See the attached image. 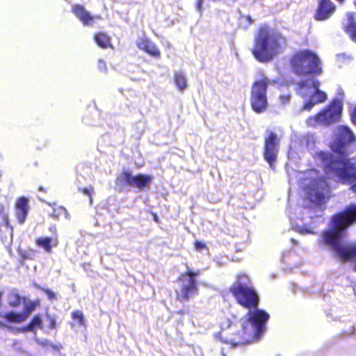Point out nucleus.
<instances>
[{"label": "nucleus", "mask_w": 356, "mask_h": 356, "mask_svg": "<svg viewBox=\"0 0 356 356\" xmlns=\"http://www.w3.org/2000/svg\"><path fill=\"white\" fill-rule=\"evenodd\" d=\"M138 48L156 58L161 57V51L156 44L147 38H140L136 42Z\"/></svg>", "instance_id": "obj_15"}, {"label": "nucleus", "mask_w": 356, "mask_h": 356, "mask_svg": "<svg viewBox=\"0 0 356 356\" xmlns=\"http://www.w3.org/2000/svg\"><path fill=\"white\" fill-rule=\"evenodd\" d=\"M351 121L356 125V106H355L350 113Z\"/></svg>", "instance_id": "obj_36"}, {"label": "nucleus", "mask_w": 356, "mask_h": 356, "mask_svg": "<svg viewBox=\"0 0 356 356\" xmlns=\"http://www.w3.org/2000/svg\"><path fill=\"white\" fill-rule=\"evenodd\" d=\"M62 215L67 216V212L65 207H58L53 209L51 216H53L56 219H58L60 216Z\"/></svg>", "instance_id": "obj_27"}, {"label": "nucleus", "mask_w": 356, "mask_h": 356, "mask_svg": "<svg viewBox=\"0 0 356 356\" xmlns=\"http://www.w3.org/2000/svg\"><path fill=\"white\" fill-rule=\"evenodd\" d=\"M356 143V136L353 131L346 125H340L337 128L335 138L330 145L331 150L338 154L341 159H348L346 147Z\"/></svg>", "instance_id": "obj_8"}, {"label": "nucleus", "mask_w": 356, "mask_h": 356, "mask_svg": "<svg viewBox=\"0 0 356 356\" xmlns=\"http://www.w3.org/2000/svg\"><path fill=\"white\" fill-rule=\"evenodd\" d=\"M35 328H42V321L39 314L33 316L25 327V330L31 332L34 331Z\"/></svg>", "instance_id": "obj_24"}, {"label": "nucleus", "mask_w": 356, "mask_h": 356, "mask_svg": "<svg viewBox=\"0 0 356 356\" xmlns=\"http://www.w3.org/2000/svg\"><path fill=\"white\" fill-rule=\"evenodd\" d=\"M79 191L81 193H82L84 195H88L89 197H90V202H92V191H93V188L92 186L89 187V188H79Z\"/></svg>", "instance_id": "obj_30"}, {"label": "nucleus", "mask_w": 356, "mask_h": 356, "mask_svg": "<svg viewBox=\"0 0 356 356\" xmlns=\"http://www.w3.org/2000/svg\"><path fill=\"white\" fill-rule=\"evenodd\" d=\"M152 217H153V220L156 222V223H159L160 222V220H159V218L157 216V214L156 213H152Z\"/></svg>", "instance_id": "obj_40"}, {"label": "nucleus", "mask_w": 356, "mask_h": 356, "mask_svg": "<svg viewBox=\"0 0 356 356\" xmlns=\"http://www.w3.org/2000/svg\"><path fill=\"white\" fill-rule=\"evenodd\" d=\"M6 230L10 234L13 232V227L10 225L8 218V215L5 212L3 206H0V232L2 230Z\"/></svg>", "instance_id": "obj_20"}, {"label": "nucleus", "mask_w": 356, "mask_h": 356, "mask_svg": "<svg viewBox=\"0 0 356 356\" xmlns=\"http://www.w3.org/2000/svg\"><path fill=\"white\" fill-rule=\"evenodd\" d=\"M204 0H197L196 1V9L200 12L202 13V3Z\"/></svg>", "instance_id": "obj_37"}, {"label": "nucleus", "mask_w": 356, "mask_h": 356, "mask_svg": "<svg viewBox=\"0 0 356 356\" xmlns=\"http://www.w3.org/2000/svg\"><path fill=\"white\" fill-rule=\"evenodd\" d=\"M95 43L102 49L112 47L111 38L105 32H97L93 35Z\"/></svg>", "instance_id": "obj_17"}, {"label": "nucleus", "mask_w": 356, "mask_h": 356, "mask_svg": "<svg viewBox=\"0 0 356 356\" xmlns=\"http://www.w3.org/2000/svg\"><path fill=\"white\" fill-rule=\"evenodd\" d=\"M315 101L311 98L309 101L305 102L302 106V110L311 111L312 108L316 105Z\"/></svg>", "instance_id": "obj_29"}, {"label": "nucleus", "mask_w": 356, "mask_h": 356, "mask_svg": "<svg viewBox=\"0 0 356 356\" xmlns=\"http://www.w3.org/2000/svg\"><path fill=\"white\" fill-rule=\"evenodd\" d=\"M177 314H184V310L181 309V310L178 311Z\"/></svg>", "instance_id": "obj_43"}, {"label": "nucleus", "mask_w": 356, "mask_h": 356, "mask_svg": "<svg viewBox=\"0 0 356 356\" xmlns=\"http://www.w3.org/2000/svg\"><path fill=\"white\" fill-rule=\"evenodd\" d=\"M246 19H247L250 23H252V18H251V17H250V16L248 15V16L246 17Z\"/></svg>", "instance_id": "obj_41"}, {"label": "nucleus", "mask_w": 356, "mask_h": 356, "mask_svg": "<svg viewBox=\"0 0 356 356\" xmlns=\"http://www.w3.org/2000/svg\"><path fill=\"white\" fill-rule=\"evenodd\" d=\"M0 317L5 318L9 323H20L26 321L22 312H9L5 314L0 312Z\"/></svg>", "instance_id": "obj_19"}, {"label": "nucleus", "mask_w": 356, "mask_h": 356, "mask_svg": "<svg viewBox=\"0 0 356 356\" xmlns=\"http://www.w3.org/2000/svg\"><path fill=\"white\" fill-rule=\"evenodd\" d=\"M46 317L47 321H49L48 328L51 330L54 329L56 326V319L48 314H47Z\"/></svg>", "instance_id": "obj_31"}, {"label": "nucleus", "mask_w": 356, "mask_h": 356, "mask_svg": "<svg viewBox=\"0 0 356 356\" xmlns=\"http://www.w3.org/2000/svg\"><path fill=\"white\" fill-rule=\"evenodd\" d=\"M336 9L332 0H317L314 18L317 21L327 20L334 15Z\"/></svg>", "instance_id": "obj_11"}, {"label": "nucleus", "mask_w": 356, "mask_h": 356, "mask_svg": "<svg viewBox=\"0 0 356 356\" xmlns=\"http://www.w3.org/2000/svg\"><path fill=\"white\" fill-rule=\"evenodd\" d=\"M200 275L199 271L188 270L181 273L177 279L181 285L175 290V299L179 302H186L198 293V285L196 277Z\"/></svg>", "instance_id": "obj_6"}, {"label": "nucleus", "mask_w": 356, "mask_h": 356, "mask_svg": "<svg viewBox=\"0 0 356 356\" xmlns=\"http://www.w3.org/2000/svg\"><path fill=\"white\" fill-rule=\"evenodd\" d=\"M98 68L102 71L106 70V63L103 59H99Z\"/></svg>", "instance_id": "obj_35"}, {"label": "nucleus", "mask_w": 356, "mask_h": 356, "mask_svg": "<svg viewBox=\"0 0 356 356\" xmlns=\"http://www.w3.org/2000/svg\"><path fill=\"white\" fill-rule=\"evenodd\" d=\"M229 292L237 304L248 311L241 318V331L234 333L233 337L225 342L238 346L258 340L266 332L270 315L265 310L259 309L260 298L249 277L243 273L237 275Z\"/></svg>", "instance_id": "obj_1"}, {"label": "nucleus", "mask_w": 356, "mask_h": 356, "mask_svg": "<svg viewBox=\"0 0 356 356\" xmlns=\"http://www.w3.org/2000/svg\"><path fill=\"white\" fill-rule=\"evenodd\" d=\"M72 13L82 22L84 26L92 25L95 19L100 20L102 19V16L91 15L87 11L85 7L81 4H74L72 7Z\"/></svg>", "instance_id": "obj_13"}, {"label": "nucleus", "mask_w": 356, "mask_h": 356, "mask_svg": "<svg viewBox=\"0 0 356 356\" xmlns=\"http://www.w3.org/2000/svg\"><path fill=\"white\" fill-rule=\"evenodd\" d=\"M348 23L344 26V31L349 35L350 39L356 42V21L353 13L347 15Z\"/></svg>", "instance_id": "obj_18"}, {"label": "nucleus", "mask_w": 356, "mask_h": 356, "mask_svg": "<svg viewBox=\"0 0 356 356\" xmlns=\"http://www.w3.org/2000/svg\"><path fill=\"white\" fill-rule=\"evenodd\" d=\"M320 86H321V83L318 79H314L312 81V86L315 89V91L320 90H319Z\"/></svg>", "instance_id": "obj_38"}, {"label": "nucleus", "mask_w": 356, "mask_h": 356, "mask_svg": "<svg viewBox=\"0 0 356 356\" xmlns=\"http://www.w3.org/2000/svg\"><path fill=\"white\" fill-rule=\"evenodd\" d=\"M35 245L43 249L47 253L51 254L52 248H56L58 245V239L57 236L47 237L42 236L35 239Z\"/></svg>", "instance_id": "obj_16"}, {"label": "nucleus", "mask_w": 356, "mask_h": 356, "mask_svg": "<svg viewBox=\"0 0 356 356\" xmlns=\"http://www.w3.org/2000/svg\"><path fill=\"white\" fill-rule=\"evenodd\" d=\"M279 146L280 139L277 134L272 131H268L264 139L263 156L272 168H274L277 159Z\"/></svg>", "instance_id": "obj_10"}, {"label": "nucleus", "mask_w": 356, "mask_h": 356, "mask_svg": "<svg viewBox=\"0 0 356 356\" xmlns=\"http://www.w3.org/2000/svg\"><path fill=\"white\" fill-rule=\"evenodd\" d=\"M49 186H38V191H41L42 193H47L49 191Z\"/></svg>", "instance_id": "obj_39"}, {"label": "nucleus", "mask_w": 356, "mask_h": 356, "mask_svg": "<svg viewBox=\"0 0 356 356\" xmlns=\"http://www.w3.org/2000/svg\"><path fill=\"white\" fill-rule=\"evenodd\" d=\"M316 104L323 103L327 99V95L322 90H316L311 97Z\"/></svg>", "instance_id": "obj_26"}, {"label": "nucleus", "mask_w": 356, "mask_h": 356, "mask_svg": "<svg viewBox=\"0 0 356 356\" xmlns=\"http://www.w3.org/2000/svg\"><path fill=\"white\" fill-rule=\"evenodd\" d=\"M222 356H227V355H225V354H222Z\"/></svg>", "instance_id": "obj_45"}, {"label": "nucleus", "mask_w": 356, "mask_h": 356, "mask_svg": "<svg viewBox=\"0 0 356 356\" xmlns=\"http://www.w3.org/2000/svg\"><path fill=\"white\" fill-rule=\"evenodd\" d=\"M174 83L179 91H184L187 87V82L185 75L181 72H176L174 74Z\"/></svg>", "instance_id": "obj_22"}, {"label": "nucleus", "mask_w": 356, "mask_h": 356, "mask_svg": "<svg viewBox=\"0 0 356 356\" xmlns=\"http://www.w3.org/2000/svg\"><path fill=\"white\" fill-rule=\"evenodd\" d=\"M286 38L282 34L267 25H261L254 37L252 54L257 61L268 63L286 48Z\"/></svg>", "instance_id": "obj_2"}, {"label": "nucleus", "mask_w": 356, "mask_h": 356, "mask_svg": "<svg viewBox=\"0 0 356 356\" xmlns=\"http://www.w3.org/2000/svg\"><path fill=\"white\" fill-rule=\"evenodd\" d=\"M71 317L79 326L86 327L84 315L81 310H74L71 314Z\"/></svg>", "instance_id": "obj_25"}, {"label": "nucleus", "mask_w": 356, "mask_h": 356, "mask_svg": "<svg viewBox=\"0 0 356 356\" xmlns=\"http://www.w3.org/2000/svg\"><path fill=\"white\" fill-rule=\"evenodd\" d=\"M6 327V324L3 323V322L0 321V327L3 328V327Z\"/></svg>", "instance_id": "obj_42"}, {"label": "nucleus", "mask_w": 356, "mask_h": 356, "mask_svg": "<svg viewBox=\"0 0 356 356\" xmlns=\"http://www.w3.org/2000/svg\"><path fill=\"white\" fill-rule=\"evenodd\" d=\"M270 80L266 76L253 82L250 92V106L254 112L261 113L267 110L268 104L267 99V88Z\"/></svg>", "instance_id": "obj_7"}, {"label": "nucleus", "mask_w": 356, "mask_h": 356, "mask_svg": "<svg viewBox=\"0 0 356 356\" xmlns=\"http://www.w3.org/2000/svg\"><path fill=\"white\" fill-rule=\"evenodd\" d=\"M43 292L46 293L49 300H54L56 298L55 293L49 289L40 288Z\"/></svg>", "instance_id": "obj_33"}, {"label": "nucleus", "mask_w": 356, "mask_h": 356, "mask_svg": "<svg viewBox=\"0 0 356 356\" xmlns=\"http://www.w3.org/2000/svg\"><path fill=\"white\" fill-rule=\"evenodd\" d=\"M298 88H297V92L299 95H300L302 97L305 98L307 97V94L302 91V89L305 88H307L308 86V81H299L297 83Z\"/></svg>", "instance_id": "obj_28"}, {"label": "nucleus", "mask_w": 356, "mask_h": 356, "mask_svg": "<svg viewBox=\"0 0 356 356\" xmlns=\"http://www.w3.org/2000/svg\"><path fill=\"white\" fill-rule=\"evenodd\" d=\"M40 305V300L37 299L35 300H31L25 305V307L22 312V315L24 317V319L26 320L29 316L31 313L34 311L37 307Z\"/></svg>", "instance_id": "obj_23"}, {"label": "nucleus", "mask_w": 356, "mask_h": 356, "mask_svg": "<svg viewBox=\"0 0 356 356\" xmlns=\"http://www.w3.org/2000/svg\"><path fill=\"white\" fill-rule=\"evenodd\" d=\"M342 105L341 102L334 99L316 114L308 117L306 120V124L309 127H315L317 125L329 127L340 121Z\"/></svg>", "instance_id": "obj_5"}, {"label": "nucleus", "mask_w": 356, "mask_h": 356, "mask_svg": "<svg viewBox=\"0 0 356 356\" xmlns=\"http://www.w3.org/2000/svg\"><path fill=\"white\" fill-rule=\"evenodd\" d=\"M291 98L290 95H282L280 96V99L282 104H284L289 102Z\"/></svg>", "instance_id": "obj_34"}, {"label": "nucleus", "mask_w": 356, "mask_h": 356, "mask_svg": "<svg viewBox=\"0 0 356 356\" xmlns=\"http://www.w3.org/2000/svg\"><path fill=\"white\" fill-rule=\"evenodd\" d=\"M317 156L326 172L335 173L343 183L351 184L350 189L356 193V163L349 159H337L332 154L323 151L318 152Z\"/></svg>", "instance_id": "obj_3"}, {"label": "nucleus", "mask_w": 356, "mask_h": 356, "mask_svg": "<svg viewBox=\"0 0 356 356\" xmlns=\"http://www.w3.org/2000/svg\"><path fill=\"white\" fill-rule=\"evenodd\" d=\"M29 200L24 196L18 197L15 203V212L19 224L24 222L29 213Z\"/></svg>", "instance_id": "obj_14"}, {"label": "nucleus", "mask_w": 356, "mask_h": 356, "mask_svg": "<svg viewBox=\"0 0 356 356\" xmlns=\"http://www.w3.org/2000/svg\"><path fill=\"white\" fill-rule=\"evenodd\" d=\"M292 71L298 76L319 75L322 67L318 56L309 49L294 52L289 60Z\"/></svg>", "instance_id": "obj_4"}, {"label": "nucleus", "mask_w": 356, "mask_h": 356, "mask_svg": "<svg viewBox=\"0 0 356 356\" xmlns=\"http://www.w3.org/2000/svg\"><path fill=\"white\" fill-rule=\"evenodd\" d=\"M153 177L147 174L133 175L128 170H122L116 177V182L121 186L136 187L142 191L148 188L152 181Z\"/></svg>", "instance_id": "obj_9"}, {"label": "nucleus", "mask_w": 356, "mask_h": 356, "mask_svg": "<svg viewBox=\"0 0 356 356\" xmlns=\"http://www.w3.org/2000/svg\"><path fill=\"white\" fill-rule=\"evenodd\" d=\"M26 298L21 296L17 292H11L8 296V305L13 308H16L20 306L22 303H25Z\"/></svg>", "instance_id": "obj_21"}, {"label": "nucleus", "mask_w": 356, "mask_h": 356, "mask_svg": "<svg viewBox=\"0 0 356 356\" xmlns=\"http://www.w3.org/2000/svg\"><path fill=\"white\" fill-rule=\"evenodd\" d=\"M330 187L326 182L315 184L308 192V199L318 205L326 202Z\"/></svg>", "instance_id": "obj_12"}, {"label": "nucleus", "mask_w": 356, "mask_h": 356, "mask_svg": "<svg viewBox=\"0 0 356 356\" xmlns=\"http://www.w3.org/2000/svg\"><path fill=\"white\" fill-rule=\"evenodd\" d=\"M194 247L196 250L200 251L203 249H207V245L200 241H195L194 243Z\"/></svg>", "instance_id": "obj_32"}, {"label": "nucleus", "mask_w": 356, "mask_h": 356, "mask_svg": "<svg viewBox=\"0 0 356 356\" xmlns=\"http://www.w3.org/2000/svg\"><path fill=\"white\" fill-rule=\"evenodd\" d=\"M27 257L23 256V259H27Z\"/></svg>", "instance_id": "obj_44"}]
</instances>
